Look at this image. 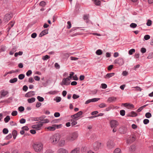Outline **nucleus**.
<instances>
[{
  "instance_id": "nucleus-21",
  "label": "nucleus",
  "mask_w": 153,
  "mask_h": 153,
  "mask_svg": "<svg viewBox=\"0 0 153 153\" xmlns=\"http://www.w3.org/2000/svg\"><path fill=\"white\" fill-rule=\"evenodd\" d=\"M33 91H30L26 94L25 96L27 97H30L34 95Z\"/></svg>"
},
{
  "instance_id": "nucleus-19",
  "label": "nucleus",
  "mask_w": 153,
  "mask_h": 153,
  "mask_svg": "<svg viewBox=\"0 0 153 153\" xmlns=\"http://www.w3.org/2000/svg\"><path fill=\"white\" fill-rule=\"evenodd\" d=\"M116 97H112L108 98L107 100V101L110 102H115L116 101Z\"/></svg>"
},
{
  "instance_id": "nucleus-58",
  "label": "nucleus",
  "mask_w": 153,
  "mask_h": 153,
  "mask_svg": "<svg viewBox=\"0 0 153 153\" xmlns=\"http://www.w3.org/2000/svg\"><path fill=\"white\" fill-rule=\"evenodd\" d=\"M143 123L145 124H147L149 122V120L148 119H145L143 121Z\"/></svg>"
},
{
  "instance_id": "nucleus-40",
  "label": "nucleus",
  "mask_w": 153,
  "mask_h": 153,
  "mask_svg": "<svg viewBox=\"0 0 153 153\" xmlns=\"http://www.w3.org/2000/svg\"><path fill=\"white\" fill-rule=\"evenodd\" d=\"M58 92V91H50L49 92V93L50 94H57Z\"/></svg>"
},
{
  "instance_id": "nucleus-39",
  "label": "nucleus",
  "mask_w": 153,
  "mask_h": 153,
  "mask_svg": "<svg viewBox=\"0 0 153 153\" xmlns=\"http://www.w3.org/2000/svg\"><path fill=\"white\" fill-rule=\"evenodd\" d=\"M135 150V146L132 145L131 146L129 149V150L133 152Z\"/></svg>"
},
{
  "instance_id": "nucleus-1",
  "label": "nucleus",
  "mask_w": 153,
  "mask_h": 153,
  "mask_svg": "<svg viewBox=\"0 0 153 153\" xmlns=\"http://www.w3.org/2000/svg\"><path fill=\"white\" fill-rule=\"evenodd\" d=\"M32 146L34 151L36 153L41 152L43 149V145L41 142H33L32 144Z\"/></svg>"
},
{
  "instance_id": "nucleus-8",
  "label": "nucleus",
  "mask_w": 153,
  "mask_h": 153,
  "mask_svg": "<svg viewBox=\"0 0 153 153\" xmlns=\"http://www.w3.org/2000/svg\"><path fill=\"white\" fill-rule=\"evenodd\" d=\"M110 126L111 128L116 127L119 125L118 122L116 120H112L110 122Z\"/></svg>"
},
{
  "instance_id": "nucleus-42",
  "label": "nucleus",
  "mask_w": 153,
  "mask_h": 153,
  "mask_svg": "<svg viewBox=\"0 0 153 153\" xmlns=\"http://www.w3.org/2000/svg\"><path fill=\"white\" fill-rule=\"evenodd\" d=\"M137 26L136 24L134 23H132L130 25V27L131 28H135Z\"/></svg>"
},
{
  "instance_id": "nucleus-18",
  "label": "nucleus",
  "mask_w": 153,
  "mask_h": 153,
  "mask_svg": "<svg viewBox=\"0 0 153 153\" xmlns=\"http://www.w3.org/2000/svg\"><path fill=\"white\" fill-rule=\"evenodd\" d=\"M48 29H45L42 31L39 34V36L41 37L43 36L48 34Z\"/></svg>"
},
{
  "instance_id": "nucleus-43",
  "label": "nucleus",
  "mask_w": 153,
  "mask_h": 153,
  "mask_svg": "<svg viewBox=\"0 0 153 153\" xmlns=\"http://www.w3.org/2000/svg\"><path fill=\"white\" fill-rule=\"evenodd\" d=\"M50 58V56L48 55H46L45 56H43L42 57V59L43 60H47V59H48Z\"/></svg>"
},
{
  "instance_id": "nucleus-60",
  "label": "nucleus",
  "mask_w": 153,
  "mask_h": 153,
  "mask_svg": "<svg viewBox=\"0 0 153 153\" xmlns=\"http://www.w3.org/2000/svg\"><path fill=\"white\" fill-rule=\"evenodd\" d=\"M25 120L23 118H22L20 120V122L21 123L23 124L25 123Z\"/></svg>"
},
{
  "instance_id": "nucleus-57",
  "label": "nucleus",
  "mask_w": 153,
  "mask_h": 153,
  "mask_svg": "<svg viewBox=\"0 0 153 153\" xmlns=\"http://www.w3.org/2000/svg\"><path fill=\"white\" fill-rule=\"evenodd\" d=\"M17 114V112L16 111H13L11 113V115L13 116H16Z\"/></svg>"
},
{
  "instance_id": "nucleus-28",
  "label": "nucleus",
  "mask_w": 153,
  "mask_h": 153,
  "mask_svg": "<svg viewBox=\"0 0 153 153\" xmlns=\"http://www.w3.org/2000/svg\"><path fill=\"white\" fill-rule=\"evenodd\" d=\"M35 100V98L34 97H32L31 98L28 99L27 101L29 103H31L34 102Z\"/></svg>"
},
{
  "instance_id": "nucleus-25",
  "label": "nucleus",
  "mask_w": 153,
  "mask_h": 153,
  "mask_svg": "<svg viewBox=\"0 0 153 153\" xmlns=\"http://www.w3.org/2000/svg\"><path fill=\"white\" fill-rule=\"evenodd\" d=\"M129 114V116L132 117H135L137 116V114L133 111L131 112Z\"/></svg>"
},
{
  "instance_id": "nucleus-27",
  "label": "nucleus",
  "mask_w": 153,
  "mask_h": 153,
  "mask_svg": "<svg viewBox=\"0 0 153 153\" xmlns=\"http://www.w3.org/2000/svg\"><path fill=\"white\" fill-rule=\"evenodd\" d=\"M49 122V121L48 119H44L41 122H39V123H40V124H43V123H48Z\"/></svg>"
},
{
  "instance_id": "nucleus-51",
  "label": "nucleus",
  "mask_w": 153,
  "mask_h": 153,
  "mask_svg": "<svg viewBox=\"0 0 153 153\" xmlns=\"http://www.w3.org/2000/svg\"><path fill=\"white\" fill-rule=\"evenodd\" d=\"M153 57V53H150L149 54L147 58L149 59H150Z\"/></svg>"
},
{
  "instance_id": "nucleus-4",
  "label": "nucleus",
  "mask_w": 153,
  "mask_h": 153,
  "mask_svg": "<svg viewBox=\"0 0 153 153\" xmlns=\"http://www.w3.org/2000/svg\"><path fill=\"white\" fill-rule=\"evenodd\" d=\"M102 143L99 142H95L92 144L93 149L95 151H98L100 149L102 148L103 146Z\"/></svg>"
},
{
  "instance_id": "nucleus-56",
  "label": "nucleus",
  "mask_w": 153,
  "mask_h": 153,
  "mask_svg": "<svg viewBox=\"0 0 153 153\" xmlns=\"http://www.w3.org/2000/svg\"><path fill=\"white\" fill-rule=\"evenodd\" d=\"M8 132V130L6 128H4L3 130V132L4 134H7Z\"/></svg>"
},
{
  "instance_id": "nucleus-6",
  "label": "nucleus",
  "mask_w": 153,
  "mask_h": 153,
  "mask_svg": "<svg viewBox=\"0 0 153 153\" xmlns=\"http://www.w3.org/2000/svg\"><path fill=\"white\" fill-rule=\"evenodd\" d=\"M12 16V13H7L6 14L3 19V21L4 22H8L11 18Z\"/></svg>"
},
{
  "instance_id": "nucleus-50",
  "label": "nucleus",
  "mask_w": 153,
  "mask_h": 153,
  "mask_svg": "<svg viewBox=\"0 0 153 153\" xmlns=\"http://www.w3.org/2000/svg\"><path fill=\"white\" fill-rule=\"evenodd\" d=\"M24 108L23 106H20L18 108V110L20 112H22L24 110Z\"/></svg>"
},
{
  "instance_id": "nucleus-34",
  "label": "nucleus",
  "mask_w": 153,
  "mask_h": 153,
  "mask_svg": "<svg viewBox=\"0 0 153 153\" xmlns=\"http://www.w3.org/2000/svg\"><path fill=\"white\" fill-rule=\"evenodd\" d=\"M10 118L9 116H7L6 117L4 118V122L7 123L8 122V121L10 120Z\"/></svg>"
},
{
  "instance_id": "nucleus-45",
  "label": "nucleus",
  "mask_w": 153,
  "mask_h": 153,
  "mask_svg": "<svg viewBox=\"0 0 153 153\" xmlns=\"http://www.w3.org/2000/svg\"><path fill=\"white\" fill-rule=\"evenodd\" d=\"M46 5V3L44 1H42L39 3V5L42 7H44Z\"/></svg>"
},
{
  "instance_id": "nucleus-16",
  "label": "nucleus",
  "mask_w": 153,
  "mask_h": 153,
  "mask_svg": "<svg viewBox=\"0 0 153 153\" xmlns=\"http://www.w3.org/2000/svg\"><path fill=\"white\" fill-rule=\"evenodd\" d=\"M89 16L88 14H85L83 16V19L85 21V22L88 23L89 22L90 20L89 19Z\"/></svg>"
},
{
  "instance_id": "nucleus-20",
  "label": "nucleus",
  "mask_w": 153,
  "mask_h": 153,
  "mask_svg": "<svg viewBox=\"0 0 153 153\" xmlns=\"http://www.w3.org/2000/svg\"><path fill=\"white\" fill-rule=\"evenodd\" d=\"M80 149L79 148H76L72 150L70 153H79Z\"/></svg>"
},
{
  "instance_id": "nucleus-26",
  "label": "nucleus",
  "mask_w": 153,
  "mask_h": 153,
  "mask_svg": "<svg viewBox=\"0 0 153 153\" xmlns=\"http://www.w3.org/2000/svg\"><path fill=\"white\" fill-rule=\"evenodd\" d=\"M16 48L15 47H13L12 48L11 51L10 52L9 54L10 55H13V54L14 52L16 51Z\"/></svg>"
},
{
  "instance_id": "nucleus-17",
  "label": "nucleus",
  "mask_w": 153,
  "mask_h": 153,
  "mask_svg": "<svg viewBox=\"0 0 153 153\" xmlns=\"http://www.w3.org/2000/svg\"><path fill=\"white\" fill-rule=\"evenodd\" d=\"M114 74L115 73H108L105 76H104V77L105 79H109L110 77L113 76Z\"/></svg>"
},
{
  "instance_id": "nucleus-14",
  "label": "nucleus",
  "mask_w": 153,
  "mask_h": 153,
  "mask_svg": "<svg viewBox=\"0 0 153 153\" xmlns=\"http://www.w3.org/2000/svg\"><path fill=\"white\" fill-rule=\"evenodd\" d=\"M57 153H68V151L66 149L61 148L59 149L57 151Z\"/></svg>"
},
{
  "instance_id": "nucleus-38",
  "label": "nucleus",
  "mask_w": 153,
  "mask_h": 153,
  "mask_svg": "<svg viewBox=\"0 0 153 153\" xmlns=\"http://www.w3.org/2000/svg\"><path fill=\"white\" fill-rule=\"evenodd\" d=\"M37 99L40 102H43L44 100V99L43 97H41L39 96H37Z\"/></svg>"
},
{
  "instance_id": "nucleus-33",
  "label": "nucleus",
  "mask_w": 153,
  "mask_h": 153,
  "mask_svg": "<svg viewBox=\"0 0 153 153\" xmlns=\"http://www.w3.org/2000/svg\"><path fill=\"white\" fill-rule=\"evenodd\" d=\"M114 153H121V152L120 149L117 148L115 149Z\"/></svg>"
},
{
  "instance_id": "nucleus-52",
  "label": "nucleus",
  "mask_w": 153,
  "mask_h": 153,
  "mask_svg": "<svg viewBox=\"0 0 153 153\" xmlns=\"http://www.w3.org/2000/svg\"><path fill=\"white\" fill-rule=\"evenodd\" d=\"M120 114L122 116H124L125 115V110H121V111H120Z\"/></svg>"
},
{
  "instance_id": "nucleus-53",
  "label": "nucleus",
  "mask_w": 153,
  "mask_h": 153,
  "mask_svg": "<svg viewBox=\"0 0 153 153\" xmlns=\"http://www.w3.org/2000/svg\"><path fill=\"white\" fill-rule=\"evenodd\" d=\"M132 88H135L136 89V90L137 91H141V90H142V89L140 88V87H138V86L133 87H132Z\"/></svg>"
},
{
  "instance_id": "nucleus-23",
  "label": "nucleus",
  "mask_w": 153,
  "mask_h": 153,
  "mask_svg": "<svg viewBox=\"0 0 153 153\" xmlns=\"http://www.w3.org/2000/svg\"><path fill=\"white\" fill-rule=\"evenodd\" d=\"M126 129L124 127H121L119 128V131L122 133L124 134L126 132Z\"/></svg>"
},
{
  "instance_id": "nucleus-61",
  "label": "nucleus",
  "mask_w": 153,
  "mask_h": 153,
  "mask_svg": "<svg viewBox=\"0 0 153 153\" xmlns=\"http://www.w3.org/2000/svg\"><path fill=\"white\" fill-rule=\"evenodd\" d=\"M39 118V120H40V122H41L45 118V116H42Z\"/></svg>"
},
{
  "instance_id": "nucleus-31",
  "label": "nucleus",
  "mask_w": 153,
  "mask_h": 153,
  "mask_svg": "<svg viewBox=\"0 0 153 153\" xmlns=\"http://www.w3.org/2000/svg\"><path fill=\"white\" fill-rule=\"evenodd\" d=\"M96 53L97 55H100L102 54V52L101 50L98 49L96 51Z\"/></svg>"
},
{
  "instance_id": "nucleus-62",
  "label": "nucleus",
  "mask_w": 153,
  "mask_h": 153,
  "mask_svg": "<svg viewBox=\"0 0 153 153\" xmlns=\"http://www.w3.org/2000/svg\"><path fill=\"white\" fill-rule=\"evenodd\" d=\"M140 51L142 53H144L146 52V49L144 48H141Z\"/></svg>"
},
{
  "instance_id": "nucleus-12",
  "label": "nucleus",
  "mask_w": 153,
  "mask_h": 153,
  "mask_svg": "<svg viewBox=\"0 0 153 153\" xmlns=\"http://www.w3.org/2000/svg\"><path fill=\"white\" fill-rule=\"evenodd\" d=\"M42 126L43 124H36L33 125L32 126V128L33 129H35L36 130H39L41 129Z\"/></svg>"
},
{
  "instance_id": "nucleus-47",
  "label": "nucleus",
  "mask_w": 153,
  "mask_h": 153,
  "mask_svg": "<svg viewBox=\"0 0 153 153\" xmlns=\"http://www.w3.org/2000/svg\"><path fill=\"white\" fill-rule=\"evenodd\" d=\"M53 151L51 149H48L43 153H53Z\"/></svg>"
},
{
  "instance_id": "nucleus-54",
  "label": "nucleus",
  "mask_w": 153,
  "mask_h": 153,
  "mask_svg": "<svg viewBox=\"0 0 153 153\" xmlns=\"http://www.w3.org/2000/svg\"><path fill=\"white\" fill-rule=\"evenodd\" d=\"M32 73V71L31 70H28L26 73V74L27 76H29Z\"/></svg>"
},
{
  "instance_id": "nucleus-49",
  "label": "nucleus",
  "mask_w": 153,
  "mask_h": 153,
  "mask_svg": "<svg viewBox=\"0 0 153 153\" xmlns=\"http://www.w3.org/2000/svg\"><path fill=\"white\" fill-rule=\"evenodd\" d=\"M68 25L67 26V28L68 29L70 28L71 27V25L70 21H68L67 22Z\"/></svg>"
},
{
  "instance_id": "nucleus-2",
  "label": "nucleus",
  "mask_w": 153,
  "mask_h": 153,
  "mask_svg": "<svg viewBox=\"0 0 153 153\" xmlns=\"http://www.w3.org/2000/svg\"><path fill=\"white\" fill-rule=\"evenodd\" d=\"M78 137V134L77 132L72 133L66 136L65 140L67 142H71L76 140Z\"/></svg>"
},
{
  "instance_id": "nucleus-55",
  "label": "nucleus",
  "mask_w": 153,
  "mask_h": 153,
  "mask_svg": "<svg viewBox=\"0 0 153 153\" xmlns=\"http://www.w3.org/2000/svg\"><path fill=\"white\" fill-rule=\"evenodd\" d=\"M100 99V98H94L91 99V100L92 102H95L97 101Z\"/></svg>"
},
{
  "instance_id": "nucleus-5",
  "label": "nucleus",
  "mask_w": 153,
  "mask_h": 153,
  "mask_svg": "<svg viewBox=\"0 0 153 153\" xmlns=\"http://www.w3.org/2000/svg\"><path fill=\"white\" fill-rule=\"evenodd\" d=\"M115 146V144L113 140H109L107 141L106 143V146L107 148L109 149H111L114 148Z\"/></svg>"
},
{
  "instance_id": "nucleus-48",
  "label": "nucleus",
  "mask_w": 153,
  "mask_h": 153,
  "mask_svg": "<svg viewBox=\"0 0 153 153\" xmlns=\"http://www.w3.org/2000/svg\"><path fill=\"white\" fill-rule=\"evenodd\" d=\"M150 38V36L148 35H145L144 36V39L145 40H148Z\"/></svg>"
},
{
  "instance_id": "nucleus-7",
  "label": "nucleus",
  "mask_w": 153,
  "mask_h": 153,
  "mask_svg": "<svg viewBox=\"0 0 153 153\" xmlns=\"http://www.w3.org/2000/svg\"><path fill=\"white\" fill-rule=\"evenodd\" d=\"M71 79H69L68 77H67L66 78H64L63 79L61 85H69L70 83V80Z\"/></svg>"
},
{
  "instance_id": "nucleus-46",
  "label": "nucleus",
  "mask_w": 153,
  "mask_h": 153,
  "mask_svg": "<svg viewBox=\"0 0 153 153\" xmlns=\"http://www.w3.org/2000/svg\"><path fill=\"white\" fill-rule=\"evenodd\" d=\"M99 106L100 108H103L106 107V105L104 103H102L100 104Z\"/></svg>"
},
{
  "instance_id": "nucleus-13",
  "label": "nucleus",
  "mask_w": 153,
  "mask_h": 153,
  "mask_svg": "<svg viewBox=\"0 0 153 153\" xmlns=\"http://www.w3.org/2000/svg\"><path fill=\"white\" fill-rule=\"evenodd\" d=\"M82 114V111H79L75 114L72 115L71 117L73 118H76L79 117Z\"/></svg>"
},
{
  "instance_id": "nucleus-30",
  "label": "nucleus",
  "mask_w": 153,
  "mask_h": 153,
  "mask_svg": "<svg viewBox=\"0 0 153 153\" xmlns=\"http://www.w3.org/2000/svg\"><path fill=\"white\" fill-rule=\"evenodd\" d=\"M17 81V79L16 78H13V79H11L9 81V82L11 83H13L16 82Z\"/></svg>"
},
{
  "instance_id": "nucleus-36",
  "label": "nucleus",
  "mask_w": 153,
  "mask_h": 153,
  "mask_svg": "<svg viewBox=\"0 0 153 153\" xmlns=\"http://www.w3.org/2000/svg\"><path fill=\"white\" fill-rule=\"evenodd\" d=\"M145 116L146 118H149L152 117V115L150 113L147 112Z\"/></svg>"
},
{
  "instance_id": "nucleus-24",
  "label": "nucleus",
  "mask_w": 153,
  "mask_h": 153,
  "mask_svg": "<svg viewBox=\"0 0 153 153\" xmlns=\"http://www.w3.org/2000/svg\"><path fill=\"white\" fill-rule=\"evenodd\" d=\"M15 23V22L13 21H11L8 24V29H10L13 26Z\"/></svg>"
},
{
  "instance_id": "nucleus-15",
  "label": "nucleus",
  "mask_w": 153,
  "mask_h": 153,
  "mask_svg": "<svg viewBox=\"0 0 153 153\" xmlns=\"http://www.w3.org/2000/svg\"><path fill=\"white\" fill-rule=\"evenodd\" d=\"M0 93L1 97H4L8 93V92L7 91L2 90L1 91Z\"/></svg>"
},
{
  "instance_id": "nucleus-29",
  "label": "nucleus",
  "mask_w": 153,
  "mask_h": 153,
  "mask_svg": "<svg viewBox=\"0 0 153 153\" xmlns=\"http://www.w3.org/2000/svg\"><path fill=\"white\" fill-rule=\"evenodd\" d=\"M12 134L14 139H15L17 134V131L15 130L13 131L12 132Z\"/></svg>"
},
{
  "instance_id": "nucleus-59",
  "label": "nucleus",
  "mask_w": 153,
  "mask_h": 153,
  "mask_svg": "<svg viewBox=\"0 0 153 153\" xmlns=\"http://www.w3.org/2000/svg\"><path fill=\"white\" fill-rule=\"evenodd\" d=\"M79 95H76V94H74L73 96V98L74 99H75L79 98Z\"/></svg>"
},
{
  "instance_id": "nucleus-41",
  "label": "nucleus",
  "mask_w": 153,
  "mask_h": 153,
  "mask_svg": "<svg viewBox=\"0 0 153 153\" xmlns=\"http://www.w3.org/2000/svg\"><path fill=\"white\" fill-rule=\"evenodd\" d=\"M74 72H71L70 74V76L68 77L69 79H71L72 78H73V76H74Z\"/></svg>"
},
{
  "instance_id": "nucleus-64",
  "label": "nucleus",
  "mask_w": 153,
  "mask_h": 153,
  "mask_svg": "<svg viewBox=\"0 0 153 153\" xmlns=\"http://www.w3.org/2000/svg\"><path fill=\"white\" fill-rule=\"evenodd\" d=\"M134 107V105L132 104H129L127 108L128 109H131Z\"/></svg>"
},
{
  "instance_id": "nucleus-10",
  "label": "nucleus",
  "mask_w": 153,
  "mask_h": 153,
  "mask_svg": "<svg viewBox=\"0 0 153 153\" xmlns=\"http://www.w3.org/2000/svg\"><path fill=\"white\" fill-rule=\"evenodd\" d=\"M135 140V136L133 135L130 136L127 140V143L128 144H130L134 142Z\"/></svg>"
},
{
  "instance_id": "nucleus-11",
  "label": "nucleus",
  "mask_w": 153,
  "mask_h": 153,
  "mask_svg": "<svg viewBox=\"0 0 153 153\" xmlns=\"http://www.w3.org/2000/svg\"><path fill=\"white\" fill-rule=\"evenodd\" d=\"M61 126V125H53L52 126H48L47 128V129L50 131H53L55 130L56 128H58Z\"/></svg>"
},
{
  "instance_id": "nucleus-63",
  "label": "nucleus",
  "mask_w": 153,
  "mask_h": 153,
  "mask_svg": "<svg viewBox=\"0 0 153 153\" xmlns=\"http://www.w3.org/2000/svg\"><path fill=\"white\" fill-rule=\"evenodd\" d=\"M12 137V135L11 134H9L7 136L6 138L7 140H9Z\"/></svg>"
},
{
  "instance_id": "nucleus-32",
  "label": "nucleus",
  "mask_w": 153,
  "mask_h": 153,
  "mask_svg": "<svg viewBox=\"0 0 153 153\" xmlns=\"http://www.w3.org/2000/svg\"><path fill=\"white\" fill-rule=\"evenodd\" d=\"M94 1L95 4L97 5H100V1L99 0H92Z\"/></svg>"
},
{
  "instance_id": "nucleus-44",
  "label": "nucleus",
  "mask_w": 153,
  "mask_h": 153,
  "mask_svg": "<svg viewBox=\"0 0 153 153\" xmlns=\"http://www.w3.org/2000/svg\"><path fill=\"white\" fill-rule=\"evenodd\" d=\"M152 21L150 19H148L146 23V25L148 26H150L152 25Z\"/></svg>"
},
{
  "instance_id": "nucleus-37",
  "label": "nucleus",
  "mask_w": 153,
  "mask_h": 153,
  "mask_svg": "<svg viewBox=\"0 0 153 153\" xmlns=\"http://www.w3.org/2000/svg\"><path fill=\"white\" fill-rule=\"evenodd\" d=\"M25 76L24 74H20L18 76L19 78L20 79H22L25 77Z\"/></svg>"
},
{
  "instance_id": "nucleus-35",
  "label": "nucleus",
  "mask_w": 153,
  "mask_h": 153,
  "mask_svg": "<svg viewBox=\"0 0 153 153\" xmlns=\"http://www.w3.org/2000/svg\"><path fill=\"white\" fill-rule=\"evenodd\" d=\"M135 50L134 49H132L129 50L128 51V53L129 55H131L133 53H135Z\"/></svg>"
},
{
  "instance_id": "nucleus-3",
  "label": "nucleus",
  "mask_w": 153,
  "mask_h": 153,
  "mask_svg": "<svg viewBox=\"0 0 153 153\" xmlns=\"http://www.w3.org/2000/svg\"><path fill=\"white\" fill-rule=\"evenodd\" d=\"M60 138V135L59 133H56L50 137V142L53 145L58 143Z\"/></svg>"
},
{
  "instance_id": "nucleus-9",
  "label": "nucleus",
  "mask_w": 153,
  "mask_h": 153,
  "mask_svg": "<svg viewBox=\"0 0 153 153\" xmlns=\"http://www.w3.org/2000/svg\"><path fill=\"white\" fill-rule=\"evenodd\" d=\"M114 62L115 64H118L120 65H122L124 63V61L122 58H119L115 60Z\"/></svg>"
},
{
  "instance_id": "nucleus-22",
  "label": "nucleus",
  "mask_w": 153,
  "mask_h": 153,
  "mask_svg": "<svg viewBox=\"0 0 153 153\" xmlns=\"http://www.w3.org/2000/svg\"><path fill=\"white\" fill-rule=\"evenodd\" d=\"M66 140L64 139H61L59 141V143L61 146H63L65 145Z\"/></svg>"
}]
</instances>
